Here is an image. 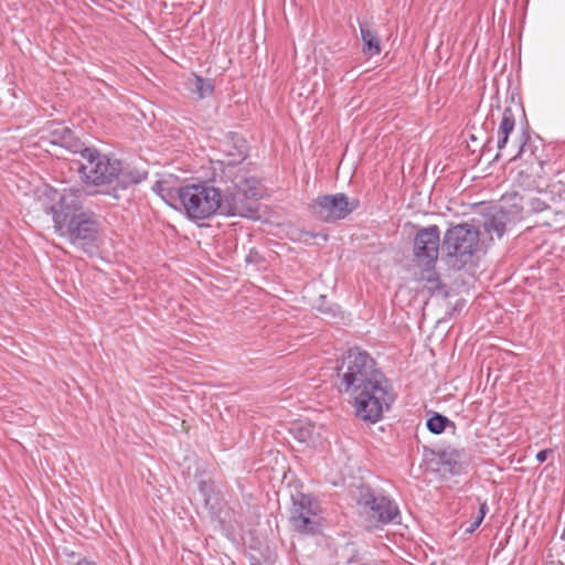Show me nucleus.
Here are the masks:
<instances>
[{
  "label": "nucleus",
  "mask_w": 565,
  "mask_h": 565,
  "mask_svg": "<svg viewBox=\"0 0 565 565\" xmlns=\"http://www.w3.org/2000/svg\"><path fill=\"white\" fill-rule=\"evenodd\" d=\"M198 487L201 495L203 497L205 507H209L214 492L212 482L210 480H201Z\"/></svg>",
  "instance_id": "5701e85b"
},
{
  "label": "nucleus",
  "mask_w": 565,
  "mask_h": 565,
  "mask_svg": "<svg viewBox=\"0 0 565 565\" xmlns=\"http://www.w3.org/2000/svg\"><path fill=\"white\" fill-rule=\"evenodd\" d=\"M508 222V213L500 209L486 217L483 227L487 233H494L499 238H501L505 233Z\"/></svg>",
  "instance_id": "4468645a"
},
{
  "label": "nucleus",
  "mask_w": 565,
  "mask_h": 565,
  "mask_svg": "<svg viewBox=\"0 0 565 565\" xmlns=\"http://www.w3.org/2000/svg\"><path fill=\"white\" fill-rule=\"evenodd\" d=\"M552 452H553V450H552V449H550V448H546V449L540 450V451L536 454V460H537L539 462H544V461L547 459V457H548L550 455H552Z\"/></svg>",
  "instance_id": "a878e982"
},
{
  "label": "nucleus",
  "mask_w": 565,
  "mask_h": 565,
  "mask_svg": "<svg viewBox=\"0 0 565 565\" xmlns=\"http://www.w3.org/2000/svg\"><path fill=\"white\" fill-rule=\"evenodd\" d=\"M46 196L50 204L44 211L52 215L55 233L86 254L98 248L102 223L93 210L84 207L87 198L84 186L50 189Z\"/></svg>",
  "instance_id": "f03ea898"
},
{
  "label": "nucleus",
  "mask_w": 565,
  "mask_h": 565,
  "mask_svg": "<svg viewBox=\"0 0 565 565\" xmlns=\"http://www.w3.org/2000/svg\"><path fill=\"white\" fill-rule=\"evenodd\" d=\"M238 153L218 160L221 183L215 188L205 182L179 188V203L189 218L200 221L220 213L226 216H248L255 212L250 200L262 198L260 179L256 166L246 162L247 147L236 141Z\"/></svg>",
  "instance_id": "f257e3e1"
},
{
  "label": "nucleus",
  "mask_w": 565,
  "mask_h": 565,
  "mask_svg": "<svg viewBox=\"0 0 565 565\" xmlns=\"http://www.w3.org/2000/svg\"><path fill=\"white\" fill-rule=\"evenodd\" d=\"M550 207L545 202L540 199H532L530 202V210L532 212L539 213Z\"/></svg>",
  "instance_id": "393cba45"
},
{
  "label": "nucleus",
  "mask_w": 565,
  "mask_h": 565,
  "mask_svg": "<svg viewBox=\"0 0 565 565\" xmlns=\"http://www.w3.org/2000/svg\"><path fill=\"white\" fill-rule=\"evenodd\" d=\"M499 158H500V154H499V153H497V154L494 156V158H493V161L499 160Z\"/></svg>",
  "instance_id": "c756f323"
},
{
  "label": "nucleus",
  "mask_w": 565,
  "mask_h": 565,
  "mask_svg": "<svg viewBox=\"0 0 565 565\" xmlns=\"http://www.w3.org/2000/svg\"><path fill=\"white\" fill-rule=\"evenodd\" d=\"M487 512H488V504H487V501H483L479 505V511H478V514L476 515L475 520H472V522L469 524V526L466 527L465 532L473 533L482 523Z\"/></svg>",
  "instance_id": "4be33fe9"
},
{
  "label": "nucleus",
  "mask_w": 565,
  "mask_h": 565,
  "mask_svg": "<svg viewBox=\"0 0 565 565\" xmlns=\"http://www.w3.org/2000/svg\"><path fill=\"white\" fill-rule=\"evenodd\" d=\"M429 454L438 460V465H440L445 471L450 475H459L461 471L460 460L463 456L462 449L456 448H446L439 450L429 449Z\"/></svg>",
  "instance_id": "ddd939ff"
},
{
  "label": "nucleus",
  "mask_w": 565,
  "mask_h": 565,
  "mask_svg": "<svg viewBox=\"0 0 565 565\" xmlns=\"http://www.w3.org/2000/svg\"><path fill=\"white\" fill-rule=\"evenodd\" d=\"M153 190L158 192V194L170 205L177 209V203H179V188L178 189H169L164 188L161 182H157Z\"/></svg>",
  "instance_id": "6ab92c4d"
},
{
  "label": "nucleus",
  "mask_w": 565,
  "mask_h": 565,
  "mask_svg": "<svg viewBox=\"0 0 565 565\" xmlns=\"http://www.w3.org/2000/svg\"><path fill=\"white\" fill-rule=\"evenodd\" d=\"M440 231L437 225L419 230L413 241V260L420 269L418 280L425 281V287L431 292L441 290L445 286L436 270L439 247L441 248Z\"/></svg>",
  "instance_id": "423d86ee"
},
{
  "label": "nucleus",
  "mask_w": 565,
  "mask_h": 565,
  "mask_svg": "<svg viewBox=\"0 0 565 565\" xmlns=\"http://www.w3.org/2000/svg\"><path fill=\"white\" fill-rule=\"evenodd\" d=\"M315 499L305 493L292 497V504L289 512V523L300 534H317L320 531V523L313 510Z\"/></svg>",
  "instance_id": "9d476101"
},
{
  "label": "nucleus",
  "mask_w": 565,
  "mask_h": 565,
  "mask_svg": "<svg viewBox=\"0 0 565 565\" xmlns=\"http://www.w3.org/2000/svg\"><path fill=\"white\" fill-rule=\"evenodd\" d=\"M359 515L370 529H383L388 524L401 523V511L397 502L383 490L372 488L367 483L356 486L352 491Z\"/></svg>",
  "instance_id": "20e7f679"
},
{
  "label": "nucleus",
  "mask_w": 565,
  "mask_h": 565,
  "mask_svg": "<svg viewBox=\"0 0 565 565\" xmlns=\"http://www.w3.org/2000/svg\"><path fill=\"white\" fill-rule=\"evenodd\" d=\"M237 139H241L245 142V145L247 147V156H249V146H248L247 141L243 137L238 136L237 134H233V135H231L230 140L224 143L225 149H224V159L223 160H226L227 156H230V154L232 156V154L238 153V149L236 148ZM248 157H246V159Z\"/></svg>",
  "instance_id": "412c9836"
},
{
  "label": "nucleus",
  "mask_w": 565,
  "mask_h": 565,
  "mask_svg": "<svg viewBox=\"0 0 565 565\" xmlns=\"http://www.w3.org/2000/svg\"><path fill=\"white\" fill-rule=\"evenodd\" d=\"M340 379L338 390L341 394H354L361 388L371 385L374 380H384V374L376 367L375 360L366 352L350 349L337 366Z\"/></svg>",
  "instance_id": "39448f33"
},
{
  "label": "nucleus",
  "mask_w": 565,
  "mask_h": 565,
  "mask_svg": "<svg viewBox=\"0 0 565 565\" xmlns=\"http://www.w3.org/2000/svg\"><path fill=\"white\" fill-rule=\"evenodd\" d=\"M191 90L198 98L202 99L213 94L214 85L210 78L195 75Z\"/></svg>",
  "instance_id": "a211bd4d"
},
{
  "label": "nucleus",
  "mask_w": 565,
  "mask_h": 565,
  "mask_svg": "<svg viewBox=\"0 0 565 565\" xmlns=\"http://www.w3.org/2000/svg\"><path fill=\"white\" fill-rule=\"evenodd\" d=\"M245 262L248 265L260 266L265 263V258L257 248H250L245 257Z\"/></svg>",
  "instance_id": "b1692460"
},
{
  "label": "nucleus",
  "mask_w": 565,
  "mask_h": 565,
  "mask_svg": "<svg viewBox=\"0 0 565 565\" xmlns=\"http://www.w3.org/2000/svg\"><path fill=\"white\" fill-rule=\"evenodd\" d=\"M75 565H99L96 562L88 559L86 557L81 558Z\"/></svg>",
  "instance_id": "bb28decb"
},
{
  "label": "nucleus",
  "mask_w": 565,
  "mask_h": 565,
  "mask_svg": "<svg viewBox=\"0 0 565 565\" xmlns=\"http://www.w3.org/2000/svg\"><path fill=\"white\" fill-rule=\"evenodd\" d=\"M518 115L525 116V111L522 104L514 102V99L512 98L511 104L505 106L503 109L502 119L498 128L497 147L499 150L505 148L509 140V136L514 130Z\"/></svg>",
  "instance_id": "f8f14e48"
},
{
  "label": "nucleus",
  "mask_w": 565,
  "mask_h": 565,
  "mask_svg": "<svg viewBox=\"0 0 565 565\" xmlns=\"http://www.w3.org/2000/svg\"><path fill=\"white\" fill-rule=\"evenodd\" d=\"M427 429L435 435L443 434L448 427L456 429V424L450 420L447 416L434 412L430 417L426 420Z\"/></svg>",
  "instance_id": "dca6fc26"
},
{
  "label": "nucleus",
  "mask_w": 565,
  "mask_h": 565,
  "mask_svg": "<svg viewBox=\"0 0 565 565\" xmlns=\"http://www.w3.org/2000/svg\"><path fill=\"white\" fill-rule=\"evenodd\" d=\"M79 154L83 162L79 163L78 172L88 184L110 185L114 190H126L148 178V171L125 164L94 147H85Z\"/></svg>",
  "instance_id": "7ed1b4c3"
},
{
  "label": "nucleus",
  "mask_w": 565,
  "mask_h": 565,
  "mask_svg": "<svg viewBox=\"0 0 565 565\" xmlns=\"http://www.w3.org/2000/svg\"><path fill=\"white\" fill-rule=\"evenodd\" d=\"M360 205L358 199H349L344 193L324 194L316 198L310 204V213L319 221L334 223L345 218Z\"/></svg>",
  "instance_id": "1a4fd4ad"
},
{
  "label": "nucleus",
  "mask_w": 565,
  "mask_h": 565,
  "mask_svg": "<svg viewBox=\"0 0 565 565\" xmlns=\"http://www.w3.org/2000/svg\"><path fill=\"white\" fill-rule=\"evenodd\" d=\"M249 565H262L260 559L255 555L248 556Z\"/></svg>",
  "instance_id": "cd10ccee"
},
{
  "label": "nucleus",
  "mask_w": 565,
  "mask_h": 565,
  "mask_svg": "<svg viewBox=\"0 0 565 565\" xmlns=\"http://www.w3.org/2000/svg\"><path fill=\"white\" fill-rule=\"evenodd\" d=\"M45 135L42 137L44 140L54 146H60L73 153H81L86 147L66 126L51 121L44 129Z\"/></svg>",
  "instance_id": "9b49d317"
},
{
  "label": "nucleus",
  "mask_w": 565,
  "mask_h": 565,
  "mask_svg": "<svg viewBox=\"0 0 565 565\" xmlns=\"http://www.w3.org/2000/svg\"><path fill=\"white\" fill-rule=\"evenodd\" d=\"M349 396L353 399L356 417L371 424L383 418V413L391 408L396 397L385 376Z\"/></svg>",
  "instance_id": "6e6552de"
},
{
  "label": "nucleus",
  "mask_w": 565,
  "mask_h": 565,
  "mask_svg": "<svg viewBox=\"0 0 565 565\" xmlns=\"http://www.w3.org/2000/svg\"><path fill=\"white\" fill-rule=\"evenodd\" d=\"M529 124L526 122L525 128L522 129L521 136H520V145H519V151L516 156L513 159H516L518 157H522L526 153V151L531 152V156H534V151L531 148V136L529 132Z\"/></svg>",
  "instance_id": "aec40b11"
},
{
  "label": "nucleus",
  "mask_w": 565,
  "mask_h": 565,
  "mask_svg": "<svg viewBox=\"0 0 565 565\" xmlns=\"http://www.w3.org/2000/svg\"><path fill=\"white\" fill-rule=\"evenodd\" d=\"M492 142V137H488L487 139V143L484 145V147H487L488 145H490Z\"/></svg>",
  "instance_id": "c85d7f7f"
},
{
  "label": "nucleus",
  "mask_w": 565,
  "mask_h": 565,
  "mask_svg": "<svg viewBox=\"0 0 565 565\" xmlns=\"http://www.w3.org/2000/svg\"><path fill=\"white\" fill-rule=\"evenodd\" d=\"M479 231L471 224L461 223L449 227L441 241L446 265L455 270L469 264L479 249Z\"/></svg>",
  "instance_id": "0eeeda50"
},
{
  "label": "nucleus",
  "mask_w": 565,
  "mask_h": 565,
  "mask_svg": "<svg viewBox=\"0 0 565 565\" xmlns=\"http://www.w3.org/2000/svg\"><path fill=\"white\" fill-rule=\"evenodd\" d=\"M315 430V425L310 422L298 420L292 424L290 433L300 443H308L311 440Z\"/></svg>",
  "instance_id": "f3484780"
},
{
  "label": "nucleus",
  "mask_w": 565,
  "mask_h": 565,
  "mask_svg": "<svg viewBox=\"0 0 565 565\" xmlns=\"http://www.w3.org/2000/svg\"><path fill=\"white\" fill-rule=\"evenodd\" d=\"M361 39L363 41V53L371 56L381 53V40L377 34L371 30L370 24L359 21Z\"/></svg>",
  "instance_id": "2eb2a0df"
}]
</instances>
